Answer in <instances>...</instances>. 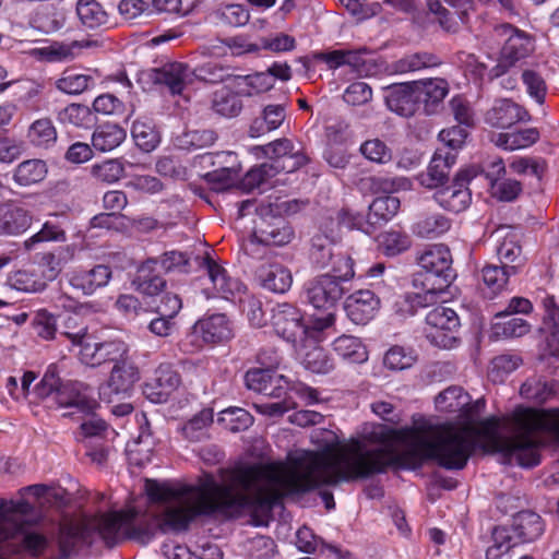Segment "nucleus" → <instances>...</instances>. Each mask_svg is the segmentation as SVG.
<instances>
[{"mask_svg": "<svg viewBox=\"0 0 559 559\" xmlns=\"http://www.w3.org/2000/svg\"><path fill=\"white\" fill-rule=\"evenodd\" d=\"M272 324L275 333L294 346L304 341L308 332L304 314L290 304L278 305L273 313Z\"/></svg>", "mask_w": 559, "mask_h": 559, "instance_id": "9d476101", "label": "nucleus"}, {"mask_svg": "<svg viewBox=\"0 0 559 559\" xmlns=\"http://www.w3.org/2000/svg\"><path fill=\"white\" fill-rule=\"evenodd\" d=\"M441 64L440 58L431 52L419 51L405 55L392 63L395 73L404 74L427 68H435Z\"/></svg>", "mask_w": 559, "mask_h": 559, "instance_id": "de8ad7c7", "label": "nucleus"}, {"mask_svg": "<svg viewBox=\"0 0 559 559\" xmlns=\"http://www.w3.org/2000/svg\"><path fill=\"white\" fill-rule=\"evenodd\" d=\"M451 219L439 212H426L417 216L412 226L415 236L426 239H435L450 230Z\"/></svg>", "mask_w": 559, "mask_h": 559, "instance_id": "2f4dec72", "label": "nucleus"}, {"mask_svg": "<svg viewBox=\"0 0 559 559\" xmlns=\"http://www.w3.org/2000/svg\"><path fill=\"white\" fill-rule=\"evenodd\" d=\"M259 277L263 288L276 294L286 293L293 282L290 271L281 264H271L262 267Z\"/></svg>", "mask_w": 559, "mask_h": 559, "instance_id": "a18cd8bd", "label": "nucleus"}, {"mask_svg": "<svg viewBox=\"0 0 559 559\" xmlns=\"http://www.w3.org/2000/svg\"><path fill=\"white\" fill-rule=\"evenodd\" d=\"M319 451H306L293 461V467L281 462L240 464L226 472V483L212 475L191 488L185 504L166 508L157 519L163 533H180L201 516H213L231 510L250 509L270 513L287 496L302 495L322 486L330 476V466H317Z\"/></svg>", "mask_w": 559, "mask_h": 559, "instance_id": "f03ea898", "label": "nucleus"}, {"mask_svg": "<svg viewBox=\"0 0 559 559\" xmlns=\"http://www.w3.org/2000/svg\"><path fill=\"white\" fill-rule=\"evenodd\" d=\"M135 145L143 152L154 151L160 143V133L150 119H136L131 127Z\"/></svg>", "mask_w": 559, "mask_h": 559, "instance_id": "49530a36", "label": "nucleus"}, {"mask_svg": "<svg viewBox=\"0 0 559 559\" xmlns=\"http://www.w3.org/2000/svg\"><path fill=\"white\" fill-rule=\"evenodd\" d=\"M294 237L292 227L282 218L273 222H263L257 227L249 239V245L262 243L264 246H284Z\"/></svg>", "mask_w": 559, "mask_h": 559, "instance_id": "b1692460", "label": "nucleus"}, {"mask_svg": "<svg viewBox=\"0 0 559 559\" xmlns=\"http://www.w3.org/2000/svg\"><path fill=\"white\" fill-rule=\"evenodd\" d=\"M64 335L72 347H79V359L86 366L97 367L106 362L117 365L127 359L128 346L124 342L120 340L93 342L87 326H82L76 332L66 331Z\"/></svg>", "mask_w": 559, "mask_h": 559, "instance_id": "39448f33", "label": "nucleus"}, {"mask_svg": "<svg viewBox=\"0 0 559 559\" xmlns=\"http://www.w3.org/2000/svg\"><path fill=\"white\" fill-rule=\"evenodd\" d=\"M95 85V79L85 73L75 70H64L55 86L61 93L67 95H80Z\"/></svg>", "mask_w": 559, "mask_h": 559, "instance_id": "8fccbe9b", "label": "nucleus"}, {"mask_svg": "<svg viewBox=\"0 0 559 559\" xmlns=\"http://www.w3.org/2000/svg\"><path fill=\"white\" fill-rule=\"evenodd\" d=\"M452 262L448 246L436 243L427 247L417 259L420 270L413 275V286L448 289L456 277Z\"/></svg>", "mask_w": 559, "mask_h": 559, "instance_id": "20e7f679", "label": "nucleus"}, {"mask_svg": "<svg viewBox=\"0 0 559 559\" xmlns=\"http://www.w3.org/2000/svg\"><path fill=\"white\" fill-rule=\"evenodd\" d=\"M214 14L221 24L231 27L243 26L250 19L248 9L243 4L237 3L222 4Z\"/></svg>", "mask_w": 559, "mask_h": 559, "instance_id": "e2e57ef3", "label": "nucleus"}, {"mask_svg": "<svg viewBox=\"0 0 559 559\" xmlns=\"http://www.w3.org/2000/svg\"><path fill=\"white\" fill-rule=\"evenodd\" d=\"M475 174L471 169L460 170L453 178L451 185L440 187L433 194L436 202L447 211L461 213L472 202V192L468 188Z\"/></svg>", "mask_w": 559, "mask_h": 559, "instance_id": "6e6552de", "label": "nucleus"}, {"mask_svg": "<svg viewBox=\"0 0 559 559\" xmlns=\"http://www.w3.org/2000/svg\"><path fill=\"white\" fill-rule=\"evenodd\" d=\"M126 522V534L124 540H135L141 544H147L155 535L157 526L156 518H138V512L135 510H127V519Z\"/></svg>", "mask_w": 559, "mask_h": 559, "instance_id": "e433bc0d", "label": "nucleus"}, {"mask_svg": "<svg viewBox=\"0 0 559 559\" xmlns=\"http://www.w3.org/2000/svg\"><path fill=\"white\" fill-rule=\"evenodd\" d=\"M55 219L46 221L40 230L32 235L24 241V248L28 251L34 250L37 245L49 241H66L67 234L63 223L60 218H64L63 214H53Z\"/></svg>", "mask_w": 559, "mask_h": 559, "instance_id": "c03bdc74", "label": "nucleus"}, {"mask_svg": "<svg viewBox=\"0 0 559 559\" xmlns=\"http://www.w3.org/2000/svg\"><path fill=\"white\" fill-rule=\"evenodd\" d=\"M126 130L116 123H103L92 134V145L96 151L109 152L118 147L124 140Z\"/></svg>", "mask_w": 559, "mask_h": 559, "instance_id": "37998d69", "label": "nucleus"}, {"mask_svg": "<svg viewBox=\"0 0 559 559\" xmlns=\"http://www.w3.org/2000/svg\"><path fill=\"white\" fill-rule=\"evenodd\" d=\"M509 168L520 176L531 175L540 180L547 170V163L542 157L523 156L513 158Z\"/></svg>", "mask_w": 559, "mask_h": 559, "instance_id": "338daca9", "label": "nucleus"}, {"mask_svg": "<svg viewBox=\"0 0 559 559\" xmlns=\"http://www.w3.org/2000/svg\"><path fill=\"white\" fill-rule=\"evenodd\" d=\"M32 510V504L24 499L17 501L0 499V540H8L23 532V523L11 522V515H27Z\"/></svg>", "mask_w": 559, "mask_h": 559, "instance_id": "bb28decb", "label": "nucleus"}, {"mask_svg": "<svg viewBox=\"0 0 559 559\" xmlns=\"http://www.w3.org/2000/svg\"><path fill=\"white\" fill-rule=\"evenodd\" d=\"M401 201L392 194L376 198L369 205L366 223L372 227L386 224L399 212Z\"/></svg>", "mask_w": 559, "mask_h": 559, "instance_id": "4c0bfd02", "label": "nucleus"}, {"mask_svg": "<svg viewBox=\"0 0 559 559\" xmlns=\"http://www.w3.org/2000/svg\"><path fill=\"white\" fill-rule=\"evenodd\" d=\"M283 379L284 377H275L267 368H252L245 374V383L249 390L275 397L282 396L283 388L275 383Z\"/></svg>", "mask_w": 559, "mask_h": 559, "instance_id": "72a5a7b5", "label": "nucleus"}, {"mask_svg": "<svg viewBox=\"0 0 559 559\" xmlns=\"http://www.w3.org/2000/svg\"><path fill=\"white\" fill-rule=\"evenodd\" d=\"M192 330L194 335L211 345L223 344L234 336L233 323L225 313L204 316L194 323Z\"/></svg>", "mask_w": 559, "mask_h": 559, "instance_id": "a211bd4d", "label": "nucleus"}, {"mask_svg": "<svg viewBox=\"0 0 559 559\" xmlns=\"http://www.w3.org/2000/svg\"><path fill=\"white\" fill-rule=\"evenodd\" d=\"M212 109L226 118L236 117L242 110V102L227 87L214 92L212 97Z\"/></svg>", "mask_w": 559, "mask_h": 559, "instance_id": "4d7b16f0", "label": "nucleus"}, {"mask_svg": "<svg viewBox=\"0 0 559 559\" xmlns=\"http://www.w3.org/2000/svg\"><path fill=\"white\" fill-rule=\"evenodd\" d=\"M380 248L386 257H396L411 247V239L406 233L389 230L380 236Z\"/></svg>", "mask_w": 559, "mask_h": 559, "instance_id": "69168bd1", "label": "nucleus"}, {"mask_svg": "<svg viewBox=\"0 0 559 559\" xmlns=\"http://www.w3.org/2000/svg\"><path fill=\"white\" fill-rule=\"evenodd\" d=\"M31 142L39 147H48L57 141V130L49 118L35 120L28 130Z\"/></svg>", "mask_w": 559, "mask_h": 559, "instance_id": "0e129e2a", "label": "nucleus"}, {"mask_svg": "<svg viewBox=\"0 0 559 559\" xmlns=\"http://www.w3.org/2000/svg\"><path fill=\"white\" fill-rule=\"evenodd\" d=\"M333 350L349 364H362L368 359L366 345L359 337L343 334L332 343Z\"/></svg>", "mask_w": 559, "mask_h": 559, "instance_id": "79ce46f5", "label": "nucleus"}, {"mask_svg": "<svg viewBox=\"0 0 559 559\" xmlns=\"http://www.w3.org/2000/svg\"><path fill=\"white\" fill-rule=\"evenodd\" d=\"M455 162V153L444 148H437L427 171L418 177L420 185L429 189L440 188L447 182L450 169Z\"/></svg>", "mask_w": 559, "mask_h": 559, "instance_id": "aec40b11", "label": "nucleus"}, {"mask_svg": "<svg viewBox=\"0 0 559 559\" xmlns=\"http://www.w3.org/2000/svg\"><path fill=\"white\" fill-rule=\"evenodd\" d=\"M380 306V298L372 290L359 289L346 298L344 309L353 323L366 325L376 317Z\"/></svg>", "mask_w": 559, "mask_h": 559, "instance_id": "dca6fc26", "label": "nucleus"}, {"mask_svg": "<svg viewBox=\"0 0 559 559\" xmlns=\"http://www.w3.org/2000/svg\"><path fill=\"white\" fill-rule=\"evenodd\" d=\"M60 373L61 370L57 364H50L46 368L43 378L33 388V395L36 400L44 401L51 395L56 396L59 389H61L66 382L62 380Z\"/></svg>", "mask_w": 559, "mask_h": 559, "instance_id": "864d4df0", "label": "nucleus"}, {"mask_svg": "<svg viewBox=\"0 0 559 559\" xmlns=\"http://www.w3.org/2000/svg\"><path fill=\"white\" fill-rule=\"evenodd\" d=\"M540 138L537 128L518 129L511 132L498 133L495 144L506 151L524 150L534 145Z\"/></svg>", "mask_w": 559, "mask_h": 559, "instance_id": "ea45409f", "label": "nucleus"}, {"mask_svg": "<svg viewBox=\"0 0 559 559\" xmlns=\"http://www.w3.org/2000/svg\"><path fill=\"white\" fill-rule=\"evenodd\" d=\"M425 321V336L431 344L441 348H452L457 344L461 323L452 308L437 306L426 314Z\"/></svg>", "mask_w": 559, "mask_h": 559, "instance_id": "423d86ee", "label": "nucleus"}, {"mask_svg": "<svg viewBox=\"0 0 559 559\" xmlns=\"http://www.w3.org/2000/svg\"><path fill=\"white\" fill-rule=\"evenodd\" d=\"M56 120L64 128L88 130L96 123L93 110L84 104L71 103L56 111Z\"/></svg>", "mask_w": 559, "mask_h": 559, "instance_id": "473e14b6", "label": "nucleus"}, {"mask_svg": "<svg viewBox=\"0 0 559 559\" xmlns=\"http://www.w3.org/2000/svg\"><path fill=\"white\" fill-rule=\"evenodd\" d=\"M55 400L60 407L72 409L64 416L94 415L99 406L98 402L88 393V388L79 381H66L56 394Z\"/></svg>", "mask_w": 559, "mask_h": 559, "instance_id": "9b49d317", "label": "nucleus"}, {"mask_svg": "<svg viewBox=\"0 0 559 559\" xmlns=\"http://www.w3.org/2000/svg\"><path fill=\"white\" fill-rule=\"evenodd\" d=\"M139 380L138 368L127 359L114 365L108 381L99 386V397L111 403L119 395H128Z\"/></svg>", "mask_w": 559, "mask_h": 559, "instance_id": "ddd939ff", "label": "nucleus"}, {"mask_svg": "<svg viewBox=\"0 0 559 559\" xmlns=\"http://www.w3.org/2000/svg\"><path fill=\"white\" fill-rule=\"evenodd\" d=\"M515 273H510L507 267L502 265L488 264L481 270V277L484 287L483 293L488 298H493L500 294L507 286L510 276Z\"/></svg>", "mask_w": 559, "mask_h": 559, "instance_id": "09e8293b", "label": "nucleus"}, {"mask_svg": "<svg viewBox=\"0 0 559 559\" xmlns=\"http://www.w3.org/2000/svg\"><path fill=\"white\" fill-rule=\"evenodd\" d=\"M520 394L526 400L544 404L559 397V381L531 378L521 385Z\"/></svg>", "mask_w": 559, "mask_h": 559, "instance_id": "c9c22d12", "label": "nucleus"}, {"mask_svg": "<svg viewBox=\"0 0 559 559\" xmlns=\"http://www.w3.org/2000/svg\"><path fill=\"white\" fill-rule=\"evenodd\" d=\"M213 423V413L210 409H203L191 419H189L181 428L185 439L190 442H201L209 439V427Z\"/></svg>", "mask_w": 559, "mask_h": 559, "instance_id": "603ef678", "label": "nucleus"}, {"mask_svg": "<svg viewBox=\"0 0 559 559\" xmlns=\"http://www.w3.org/2000/svg\"><path fill=\"white\" fill-rule=\"evenodd\" d=\"M523 84L527 94L539 105H543L547 95V84L545 78L536 69H525L521 74Z\"/></svg>", "mask_w": 559, "mask_h": 559, "instance_id": "774afa93", "label": "nucleus"}, {"mask_svg": "<svg viewBox=\"0 0 559 559\" xmlns=\"http://www.w3.org/2000/svg\"><path fill=\"white\" fill-rule=\"evenodd\" d=\"M32 223L33 216L25 207L14 202H0V237L21 236Z\"/></svg>", "mask_w": 559, "mask_h": 559, "instance_id": "6ab92c4d", "label": "nucleus"}, {"mask_svg": "<svg viewBox=\"0 0 559 559\" xmlns=\"http://www.w3.org/2000/svg\"><path fill=\"white\" fill-rule=\"evenodd\" d=\"M492 545L486 550V559H511L510 551L516 546L511 531L507 527H496L492 532ZM519 559H535L524 555Z\"/></svg>", "mask_w": 559, "mask_h": 559, "instance_id": "3c124183", "label": "nucleus"}, {"mask_svg": "<svg viewBox=\"0 0 559 559\" xmlns=\"http://www.w3.org/2000/svg\"><path fill=\"white\" fill-rule=\"evenodd\" d=\"M508 420L512 431L510 437L500 435V420L495 416L461 429L449 423L424 421L402 429L383 428L368 436L369 441L381 444L402 441L408 445L402 452L390 447L369 449L355 437L346 441L335 438L321 448L314 462L317 466H330L326 483L334 487L384 474L389 467L415 471L428 461L449 471L463 469L475 450L473 437L485 439L495 452L526 468L540 463L539 449L544 442L536 433H549L559 442V407L518 406Z\"/></svg>", "mask_w": 559, "mask_h": 559, "instance_id": "f257e3e1", "label": "nucleus"}, {"mask_svg": "<svg viewBox=\"0 0 559 559\" xmlns=\"http://www.w3.org/2000/svg\"><path fill=\"white\" fill-rule=\"evenodd\" d=\"M194 485H186L180 488H175L168 483H160L156 479L145 480V493L151 502L166 503L175 500H180L188 496Z\"/></svg>", "mask_w": 559, "mask_h": 559, "instance_id": "a19ab883", "label": "nucleus"}, {"mask_svg": "<svg viewBox=\"0 0 559 559\" xmlns=\"http://www.w3.org/2000/svg\"><path fill=\"white\" fill-rule=\"evenodd\" d=\"M294 148L293 142L285 138L255 147L269 159L265 164L276 175L280 173H294L308 163V157L298 151L295 152Z\"/></svg>", "mask_w": 559, "mask_h": 559, "instance_id": "0eeeda50", "label": "nucleus"}, {"mask_svg": "<svg viewBox=\"0 0 559 559\" xmlns=\"http://www.w3.org/2000/svg\"><path fill=\"white\" fill-rule=\"evenodd\" d=\"M383 91L385 105L392 112L409 118L420 109L416 81L393 83Z\"/></svg>", "mask_w": 559, "mask_h": 559, "instance_id": "f8f14e48", "label": "nucleus"}, {"mask_svg": "<svg viewBox=\"0 0 559 559\" xmlns=\"http://www.w3.org/2000/svg\"><path fill=\"white\" fill-rule=\"evenodd\" d=\"M76 15L87 29H103L110 26V17L105 8L96 0H78Z\"/></svg>", "mask_w": 559, "mask_h": 559, "instance_id": "f704fd0d", "label": "nucleus"}, {"mask_svg": "<svg viewBox=\"0 0 559 559\" xmlns=\"http://www.w3.org/2000/svg\"><path fill=\"white\" fill-rule=\"evenodd\" d=\"M49 545L48 538L38 532L27 531L23 525V532L8 540H0V559L21 554L38 558L45 554Z\"/></svg>", "mask_w": 559, "mask_h": 559, "instance_id": "4468645a", "label": "nucleus"}, {"mask_svg": "<svg viewBox=\"0 0 559 559\" xmlns=\"http://www.w3.org/2000/svg\"><path fill=\"white\" fill-rule=\"evenodd\" d=\"M8 282L12 288L24 293H39L47 286L45 277L28 270H19L11 273Z\"/></svg>", "mask_w": 559, "mask_h": 559, "instance_id": "bf43d9fd", "label": "nucleus"}, {"mask_svg": "<svg viewBox=\"0 0 559 559\" xmlns=\"http://www.w3.org/2000/svg\"><path fill=\"white\" fill-rule=\"evenodd\" d=\"M47 175L46 163L41 159L22 162L14 170V181L23 187L40 182Z\"/></svg>", "mask_w": 559, "mask_h": 559, "instance_id": "5fc2aeb1", "label": "nucleus"}, {"mask_svg": "<svg viewBox=\"0 0 559 559\" xmlns=\"http://www.w3.org/2000/svg\"><path fill=\"white\" fill-rule=\"evenodd\" d=\"M202 266L205 267L209 278L219 297L230 299L243 288L239 280L229 276L227 271L209 254L202 258Z\"/></svg>", "mask_w": 559, "mask_h": 559, "instance_id": "393cba45", "label": "nucleus"}, {"mask_svg": "<svg viewBox=\"0 0 559 559\" xmlns=\"http://www.w3.org/2000/svg\"><path fill=\"white\" fill-rule=\"evenodd\" d=\"M181 383L179 372L170 364H160L154 378L143 389L145 396L153 403H164Z\"/></svg>", "mask_w": 559, "mask_h": 559, "instance_id": "f3484780", "label": "nucleus"}, {"mask_svg": "<svg viewBox=\"0 0 559 559\" xmlns=\"http://www.w3.org/2000/svg\"><path fill=\"white\" fill-rule=\"evenodd\" d=\"M496 252L501 265L507 267L510 273L518 274L524 266L525 258L523 257L522 246L516 233H507L499 241Z\"/></svg>", "mask_w": 559, "mask_h": 559, "instance_id": "7c9ffc66", "label": "nucleus"}, {"mask_svg": "<svg viewBox=\"0 0 559 559\" xmlns=\"http://www.w3.org/2000/svg\"><path fill=\"white\" fill-rule=\"evenodd\" d=\"M420 108L428 116L437 112L438 107L449 93V84L444 79L416 81Z\"/></svg>", "mask_w": 559, "mask_h": 559, "instance_id": "c85d7f7f", "label": "nucleus"}, {"mask_svg": "<svg viewBox=\"0 0 559 559\" xmlns=\"http://www.w3.org/2000/svg\"><path fill=\"white\" fill-rule=\"evenodd\" d=\"M344 292L340 281L330 273L318 275L304 284L301 300L324 312V316L313 319L314 330L324 331L335 323V310Z\"/></svg>", "mask_w": 559, "mask_h": 559, "instance_id": "7ed1b4c3", "label": "nucleus"}, {"mask_svg": "<svg viewBox=\"0 0 559 559\" xmlns=\"http://www.w3.org/2000/svg\"><path fill=\"white\" fill-rule=\"evenodd\" d=\"M495 34L503 38L504 43L500 51L501 60L508 66L528 57L534 50V41L530 34L509 23L495 27Z\"/></svg>", "mask_w": 559, "mask_h": 559, "instance_id": "1a4fd4ad", "label": "nucleus"}, {"mask_svg": "<svg viewBox=\"0 0 559 559\" xmlns=\"http://www.w3.org/2000/svg\"><path fill=\"white\" fill-rule=\"evenodd\" d=\"M90 538L91 531L87 524L72 521L61 523L57 539L61 559H68L80 543H87Z\"/></svg>", "mask_w": 559, "mask_h": 559, "instance_id": "c756f323", "label": "nucleus"}, {"mask_svg": "<svg viewBox=\"0 0 559 559\" xmlns=\"http://www.w3.org/2000/svg\"><path fill=\"white\" fill-rule=\"evenodd\" d=\"M530 114L511 99H499L486 112V122L493 128H510L516 122L527 121Z\"/></svg>", "mask_w": 559, "mask_h": 559, "instance_id": "412c9836", "label": "nucleus"}, {"mask_svg": "<svg viewBox=\"0 0 559 559\" xmlns=\"http://www.w3.org/2000/svg\"><path fill=\"white\" fill-rule=\"evenodd\" d=\"M333 240L323 234H317L311 238L309 260L318 269L326 267L334 258Z\"/></svg>", "mask_w": 559, "mask_h": 559, "instance_id": "6e6d98bb", "label": "nucleus"}, {"mask_svg": "<svg viewBox=\"0 0 559 559\" xmlns=\"http://www.w3.org/2000/svg\"><path fill=\"white\" fill-rule=\"evenodd\" d=\"M193 75L198 81L210 84L227 82L233 75V68L223 66L216 61L204 62L193 69Z\"/></svg>", "mask_w": 559, "mask_h": 559, "instance_id": "052dcab7", "label": "nucleus"}, {"mask_svg": "<svg viewBox=\"0 0 559 559\" xmlns=\"http://www.w3.org/2000/svg\"><path fill=\"white\" fill-rule=\"evenodd\" d=\"M127 510L110 511L96 514L90 524V531L95 532L109 548L124 540Z\"/></svg>", "mask_w": 559, "mask_h": 559, "instance_id": "2eb2a0df", "label": "nucleus"}, {"mask_svg": "<svg viewBox=\"0 0 559 559\" xmlns=\"http://www.w3.org/2000/svg\"><path fill=\"white\" fill-rule=\"evenodd\" d=\"M111 278V269L105 264H98L88 270H76L70 276V285L81 290L84 295H92L98 288L108 284Z\"/></svg>", "mask_w": 559, "mask_h": 559, "instance_id": "a878e982", "label": "nucleus"}, {"mask_svg": "<svg viewBox=\"0 0 559 559\" xmlns=\"http://www.w3.org/2000/svg\"><path fill=\"white\" fill-rule=\"evenodd\" d=\"M506 175V165L501 158L490 164V171L487 178L490 181L491 194L502 202H513L523 191L522 183L516 179L507 178L500 180Z\"/></svg>", "mask_w": 559, "mask_h": 559, "instance_id": "4be33fe9", "label": "nucleus"}, {"mask_svg": "<svg viewBox=\"0 0 559 559\" xmlns=\"http://www.w3.org/2000/svg\"><path fill=\"white\" fill-rule=\"evenodd\" d=\"M511 531L518 543H532L545 532V522L542 516L532 510H522L512 519Z\"/></svg>", "mask_w": 559, "mask_h": 559, "instance_id": "cd10ccee", "label": "nucleus"}, {"mask_svg": "<svg viewBox=\"0 0 559 559\" xmlns=\"http://www.w3.org/2000/svg\"><path fill=\"white\" fill-rule=\"evenodd\" d=\"M157 265L158 260L150 258L139 267L135 283L140 293L155 296L166 287V281L155 272Z\"/></svg>", "mask_w": 559, "mask_h": 559, "instance_id": "58836bf2", "label": "nucleus"}, {"mask_svg": "<svg viewBox=\"0 0 559 559\" xmlns=\"http://www.w3.org/2000/svg\"><path fill=\"white\" fill-rule=\"evenodd\" d=\"M469 395L461 386H449L440 392L435 400L440 412L456 413L468 405Z\"/></svg>", "mask_w": 559, "mask_h": 559, "instance_id": "13d9d810", "label": "nucleus"}, {"mask_svg": "<svg viewBox=\"0 0 559 559\" xmlns=\"http://www.w3.org/2000/svg\"><path fill=\"white\" fill-rule=\"evenodd\" d=\"M417 359L415 352L411 348L394 345L383 356V366L391 371H402L411 368Z\"/></svg>", "mask_w": 559, "mask_h": 559, "instance_id": "680f3d73", "label": "nucleus"}, {"mask_svg": "<svg viewBox=\"0 0 559 559\" xmlns=\"http://www.w3.org/2000/svg\"><path fill=\"white\" fill-rule=\"evenodd\" d=\"M188 64L183 62H169L160 68L148 71V79L155 84L167 87L171 95H180L186 86Z\"/></svg>", "mask_w": 559, "mask_h": 559, "instance_id": "5701e85b", "label": "nucleus"}]
</instances>
